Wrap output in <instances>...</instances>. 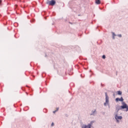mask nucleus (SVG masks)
Instances as JSON below:
<instances>
[{
    "label": "nucleus",
    "instance_id": "9",
    "mask_svg": "<svg viewBox=\"0 0 128 128\" xmlns=\"http://www.w3.org/2000/svg\"><path fill=\"white\" fill-rule=\"evenodd\" d=\"M58 110H59V108H56V110L55 111H54L53 112H54V114L55 112H58Z\"/></svg>",
    "mask_w": 128,
    "mask_h": 128
},
{
    "label": "nucleus",
    "instance_id": "15",
    "mask_svg": "<svg viewBox=\"0 0 128 128\" xmlns=\"http://www.w3.org/2000/svg\"><path fill=\"white\" fill-rule=\"evenodd\" d=\"M2 3V0H0V4Z\"/></svg>",
    "mask_w": 128,
    "mask_h": 128
},
{
    "label": "nucleus",
    "instance_id": "6",
    "mask_svg": "<svg viewBox=\"0 0 128 128\" xmlns=\"http://www.w3.org/2000/svg\"><path fill=\"white\" fill-rule=\"evenodd\" d=\"M116 102H124V98L122 97H121L120 98H116Z\"/></svg>",
    "mask_w": 128,
    "mask_h": 128
},
{
    "label": "nucleus",
    "instance_id": "11",
    "mask_svg": "<svg viewBox=\"0 0 128 128\" xmlns=\"http://www.w3.org/2000/svg\"><path fill=\"white\" fill-rule=\"evenodd\" d=\"M118 36L119 38H122V34H118Z\"/></svg>",
    "mask_w": 128,
    "mask_h": 128
},
{
    "label": "nucleus",
    "instance_id": "12",
    "mask_svg": "<svg viewBox=\"0 0 128 128\" xmlns=\"http://www.w3.org/2000/svg\"><path fill=\"white\" fill-rule=\"evenodd\" d=\"M114 36H116V34H114V33H113V38L114 39Z\"/></svg>",
    "mask_w": 128,
    "mask_h": 128
},
{
    "label": "nucleus",
    "instance_id": "13",
    "mask_svg": "<svg viewBox=\"0 0 128 128\" xmlns=\"http://www.w3.org/2000/svg\"><path fill=\"white\" fill-rule=\"evenodd\" d=\"M54 122H52V124H51L52 126H54Z\"/></svg>",
    "mask_w": 128,
    "mask_h": 128
},
{
    "label": "nucleus",
    "instance_id": "3",
    "mask_svg": "<svg viewBox=\"0 0 128 128\" xmlns=\"http://www.w3.org/2000/svg\"><path fill=\"white\" fill-rule=\"evenodd\" d=\"M93 122H94V121H92L90 122V124H88V126L84 125L82 126V128H90Z\"/></svg>",
    "mask_w": 128,
    "mask_h": 128
},
{
    "label": "nucleus",
    "instance_id": "14",
    "mask_svg": "<svg viewBox=\"0 0 128 128\" xmlns=\"http://www.w3.org/2000/svg\"><path fill=\"white\" fill-rule=\"evenodd\" d=\"M128 106L127 107V109H126V112H128Z\"/></svg>",
    "mask_w": 128,
    "mask_h": 128
},
{
    "label": "nucleus",
    "instance_id": "10",
    "mask_svg": "<svg viewBox=\"0 0 128 128\" xmlns=\"http://www.w3.org/2000/svg\"><path fill=\"white\" fill-rule=\"evenodd\" d=\"M102 58L104 59L106 58V56L105 55H103L102 56Z\"/></svg>",
    "mask_w": 128,
    "mask_h": 128
},
{
    "label": "nucleus",
    "instance_id": "4",
    "mask_svg": "<svg viewBox=\"0 0 128 128\" xmlns=\"http://www.w3.org/2000/svg\"><path fill=\"white\" fill-rule=\"evenodd\" d=\"M116 120H117V122H118V120H122V116H118L117 115L115 116Z\"/></svg>",
    "mask_w": 128,
    "mask_h": 128
},
{
    "label": "nucleus",
    "instance_id": "8",
    "mask_svg": "<svg viewBox=\"0 0 128 128\" xmlns=\"http://www.w3.org/2000/svg\"><path fill=\"white\" fill-rule=\"evenodd\" d=\"M122 92L121 91H118V94L119 96H120L122 94Z\"/></svg>",
    "mask_w": 128,
    "mask_h": 128
},
{
    "label": "nucleus",
    "instance_id": "1",
    "mask_svg": "<svg viewBox=\"0 0 128 128\" xmlns=\"http://www.w3.org/2000/svg\"><path fill=\"white\" fill-rule=\"evenodd\" d=\"M46 4H49V6H54L56 4V1L54 0H48Z\"/></svg>",
    "mask_w": 128,
    "mask_h": 128
},
{
    "label": "nucleus",
    "instance_id": "5",
    "mask_svg": "<svg viewBox=\"0 0 128 128\" xmlns=\"http://www.w3.org/2000/svg\"><path fill=\"white\" fill-rule=\"evenodd\" d=\"M123 106H121V108H126V110L128 109V105L124 103V102H123Z\"/></svg>",
    "mask_w": 128,
    "mask_h": 128
},
{
    "label": "nucleus",
    "instance_id": "2",
    "mask_svg": "<svg viewBox=\"0 0 128 128\" xmlns=\"http://www.w3.org/2000/svg\"><path fill=\"white\" fill-rule=\"evenodd\" d=\"M106 94V102L104 104V106H106L108 104L109 100H108V94L106 92L105 93Z\"/></svg>",
    "mask_w": 128,
    "mask_h": 128
},
{
    "label": "nucleus",
    "instance_id": "7",
    "mask_svg": "<svg viewBox=\"0 0 128 128\" xmlns=\"http://www.w3.org/2000/svg\"><path fill=\"white\" fill-rule=\"evenodd\" d=\"M96 4H100V0H95Z\"/></svg>",
    "mask_w": 128,
    "mask_h": 128
}]
</instances>
